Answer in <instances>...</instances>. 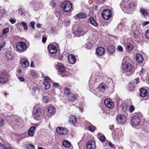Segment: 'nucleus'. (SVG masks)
<instances>
[{
	"mask_svg": "<svg viewBox=\"0 0 149 149\" xmlns=\"http://www.w3.org/2000/svg\"><path fill=\"white\" fill-rule=\"evenodd\" d=\"M35 24V23L34 22H31L30 23V25H31V28L33 29H34L35 28V27H34Z\"/></svg>",
	"mask_w": 149,
	"mask_h": 149,
	"instance_id": "de8ad7c7",
	"label": "nucleus"
},
{
	"mask_svg": "<svg viewBox=\"0 0 149 149\" xmlns=\"http://www.w3.org/2000/svg\"><path fill=\"white\" fill-rule=\"evenodd\" d=\"M145 36L147 39H149V29L146 31Z\"/></svg>",
	"mask_w": 149,
	"mask_h": 149,
	"instance_id": "a19ab883",
	"label": "nucleus"
},
{
	"mask_svg": "<svg viewBox=\"0 0 149 149\" xmlns=\"http://www.w3.org/2000/svg\"><path fill=\"white\" fill-rule=\"evenodd\" d=\"M3 47V46L0 45V51L2 49V48Z\"/></svg>",
	"mask_w": 149,
	"mask_h": 149,
	"instance_id": "774afa93",
	"label": "nucleus"
},
{
	"mask_svg": "<svg viewBox=\"0 0 149 149\" xmlns=\"http://www.w3.org/2000/svg\"><path fill=\"white\" fill-rule=\"evenodd\" d=\"M116 120L119 124H123L126 122V119L125 116L119 114L117 116Z\"/></svg>",
	"mask_w": 149,
	"mask_h": 149,
	"instance_id": "423d86ee",
	"label": "nucleus"
},
{
	"mask_svg": "<svg viewBox=\"0 0 149 149\" xmlns=\"http://www.w3.org/2000/svg\"><path fill=\"white\" fill-rule=\"evenodd\" d=\"M140 12L144 16H146L148 15V13L147 10L143 8H140Z\"/></svg>",
	"mask_w": 149,
	"mask_h": 149,
	"instance_id": "2f4dec72",
	"label": "nucleus"
},
{
	"mask_svg": "<svg viewBox=\"0 0 149 149\" xmlns=\"http://www.w3.org/2000/svg\"><path fill=\"white\" fill-rule=\"evenodd\" d=\"M64 93L65 94H66L68 96L71 93L70 92V91L69 88H66L64 90Z\"/></svg>",
	"mask_w": 149,
	"mask_h": 149,
	"instance_id": "72a5a7b5",
	"label": "nucleus"
},
{
	"mask_svg": "<svg viewBox=\"0 0 149 149\" xmlns=\"http://www.w3.org/2000/svg\"><path fill=\"white\" fill-rule=\"evenodd\" d=\"M115 47L113 45L109 46L107 48L108 51L110 53L113 52L115 50Z\"/></svg>",
	"mask_w": 149,
	"mask_h": 149,
	"instance_id": "473e14b6",
	"label": "nucleus"
},
{
	"mask_svg": "<svg viewBox=\"0 0 149 149\" xmlns=\"http://www.w3.org/2000/svg\"><path fill=\"white\" fill-rule=\"evenodd\" d=\"M0 146L1 147L3 148H5V146L2 144L1 143H0Z\"/></svg>",
	"mask_w": 149,
	"mask_h": 149,
	"instance_id": "0e129e2a",
	"label": "nucleus"
},
{
	"mask_svg": "<svg viewBox=\"0 0 149 149\" xmlns=\"http://www.w3.org/2000/svg\"><path fill=\"white\" fill-rule=\"evenodd\" d=\"M109 146L111 147H113V144H112L111 142H109Z\"/></svg>",
	"mask_w": 149,
	"mask_h": 149,
	"instance_id": "680f3d73",
	"label": "nucleus"
},
{
	"mask_svg": "<svg viewBox=\"0 0 149 149\" xmlns=\"http://www.w3.org/2000/svg\"><path fill=\"white\" fill-rule=\"evenodd\" d=\"M140 33L137 30H133L132 32V35L133 37L135 38H137L140 36Z\"/></svg>",
	"mask_w": 149,
	"mask_h": 149,
	"instance_id": "4be33fe9",
	"label": "nucleus"
},
{
	"mask_svg": "<svg viewBox=\"0 0 149 149\" xmlns=\"http://www.w3.org/2000/svg\"><path fill=\"white\" fill-rule=\"evenodd\" d=\"M48 49L50 53L52 54L55 53L57 52V49L54 45H49L48 46Z\"/></svg>",
	"mask_w": 149,
	"mask_h": 149,
	"instance_id": "a211bd4d",
	"label": "nucleus"
},
{
	"mask_svg": "<svg viewBox=\"0 0 149 149\" xmlns=\"http://www.w3.org/2000/svg\"><path fill=\"white\" fill-rule=\"evenodd\" d=\"M41 26L42 24H38L36 25V27L38 28H40L41 27Z\"/></svg>",
	"mask_w": 149,
	"mask_h": 149,
	"instance_id": "052dcab7",
	"label": "nucleus"
},
{
	"mask_svg": "<svg viewBox=\"0 0 149 149\" xmlns=\"http://www.w3.org/2000/svg\"><path fill=\"white\" fill-rule=\"evenodd\" d=\"M136 59L139 63H142L144 60V58L142 55L137 54L135 56Z\"/></svg>",
	"mask_w": 149,
	"mask_h": 149,
	"instance_id": "412c9836",
	"label": "nucleus"
},
{
	"mask_svg": "<svg viewBox=\"0 0 149 149\" xmlns=\"http://www.w3.org/2000/svg\"><path fill=\"white\" fill-rule=\"evenodd\" d=\"M88 128L89 130L92 132H93L95 129V127L92 125L89 126Z\"/></svg>",
	"mask_w": 149,
	"mask_h": 149,
	"instance_id": "58836bf2",
	"label": "nucleus"
},
{
	"mask_svg": "<svg viewBox=\"0 0 149 149\" xmlns=\"http://www.w3.org/2000/svg\"><path fill=\"white\" fill-rule=\"evenodd\" d=\"M53 86L54 87L56 88L58 86V84L57 83H53Z\"/></svg>",
	"mask_w": 149,
	"mask_h": 149,
	"instance_id": "5fc2aeb1",
	"label": "nucleus"
},
{
	"mask_svg": "<svg viewBox=\"0 0 149 149\" xmlns=\"http://www.w3.org/2000/svg\"><path fill=\"white\" fill-rule=\"evenodd\" d=\"M7 75L6 73L2 72L0 74V84H4L8 81Z\"/></svg>",
	"mask_w": 149,
	"mask_h": 149,
	"instance_id": "39448f33",
	"label": "nucleus"
},
{
	"mask_svg": "<svg viewBox=\"0 0 149 149\" xmlns=\"http://www.w3.org/2000/svg\"><path fill=\"white\" fill-rule=\"evenodd\" d=\"M18 79L20 80L21 81H24V78L22 76H19L18 77Z\"/></svg>",
	"mask_w": 149,
	"mask_h": 149,
	"instance_id": "09e8293b",
	"label": "nucleus"
},
{
	"mask_svg": "<svg viewBox=\"0 0 149 149\" xmlns=\"http://www.w3.org/2000/svg\"><path fill=\"white\" fill-rule=\"evenodd\" d=\"M136 3L134 1H129L127 6L128 10H132L136 7Z\"/></svg>",
	"mask_w": 149,
	"mask_h": 149,
	"instance_id": "6ab92c4d",
	"label": "nucleus"
},
{
	"mask_svg": "<svg viewBox=\"0 0 149 149\" xmlns=\"http://www.w3.org/2000/svg\"><path fill=\"white\" fill-rule=\"evenodd\" d=\"M87 149H95V142L93 141H88L86 145Z\"/></svg>",
	"mask_w": 149,
	"mask_h": 149,
	"instance_id": "f8f14e48",
	"label": "nucleus"
},
{
	"mask_svg": "<svg viewBox=\"0 0 149 149\" xmlns=\"http://www.w3.org/2000/svg\"><path fill=\"white\" fill-rule=\"evenodd\" d=\"M0 12L1 13V16L2 17L4 16L6 13V11L4 9H1L0 10Z\"/></svg>",
	"mask_w": 149,
	"mask_h": 149,
	"instance_id": "79ce46f5",
	"label": "nucleus"
},
{
	"mask_svg": "<svg viewBox=\"0 0 149 149\" xmlns=\"http://www.w3.org/2000/svg\"><path fill=\"white\" fill-rule=\"evenodd\" d=\"M9 29L8 28H5L4 29L2 32V34L5 35L9 31Z\"/></svg>",
	"mask_w": 149,
	"mask_h": 149,
	"instance_id": "ea45409f",
	"label": "nucleus"
},
{
	"mask_svg": "<svg viewBox=\"0 0 149 149\" xmlns=\"http://www.w3.org/2000/svg\"><path fill=\"white\" fill-rule=\"evenodd\" d=\"M33 114L35 119L38 120L42 116V111L39 107H35L34 108Z\"/></svg>",
	"mask_w": 149,
	"mask_h": 149,
	"instance_id": "f257e3e1",
	"label": "nucleus"
},
{
	"mask_svg": "<svg viewBox=\"0 0 149 149\" xmlns=\"http://www.w3.org/2000/svg\"><path fill=\"white\" fill-rule=\"evenodd\" d=\"M16 47L18 50L22 52L26 49V46L25 43L23 42H19L17 43Z\"/></svg>",
	"mask_w": 149,
	"mask_h": 149,
	"instance_id": "0eeeda50",
	"label": "nucleus"
},
{
	"mask_svg": "<svg viewBox=\"0 0 149 149\" xmlns=\"http://www.w3.org/2000/svg\"><path fill=\"white\" fill-rule=\"evenodd\" d=\"M148 24H149V21H146V22H143L142 24V25L143 26H146Z\"/></svg>",
	"mask_w": 149,
	"mask_h": 149,
	"instance_id": "8fccbe9b",
	"label": "nucleus"
},
{
	"mask_svg": "<svg viewBox=\"0 0 149 149\" xmlns=\"http://www.w3.org/2000/svg\"><path fill=\"white\" fill-rule=\"evenodd\" d=\"M27 149H34L35 146L32 144L29 143L27 146Z\"/></svg>",
	"mask_w": 149,
	"mask_h": 149,
	"instance_id": "e433bc0d",
	"label": "nucleus"
},
{
	"mask_svg": "<svg viewBox=\"0 0 149 149\" xmlns=\"http://www.w3.org/2000/svg\"><path fill=\"white\" fill-rule=\"evenodd\" d=\"M62 7L64 11L68 12L71 10L72 6L71 3L70 2L65 1L63 2Z\"/></svg>",
	"mask_w": 149,
	"mask_h": 149,
	"instance_id": "7ed1b4c3",
	"label": "nucleus"
},
{
	"mask_svg": "<svg viewBox=\"0 0 149 149\" xmlns=\"http://www.w3.org/2000/svg\"><path fill=\"white\" fill-rule=\"evenodd\" d=\"M104 103L106 106L109 108L112 109L114 106L113 103L109 98L105 99L104 101Z\"/></svg>",
	"mask_w": 149,
	"mask_h": 149,
	"instance_id": "1a4fd4ad",
	"label": "nucleus"
},
{
	"mask_svg": "<svg viewBox=\"0 0 149 149\" xmlns=\"http://www.w3.org/2000/svg\"><path fill=\"white\" fill-rule=\"evenodd\" d=\"M135 108L133 105H131L130 107L129 111L130 112L132 113L134 110Z\"/></svg>",
	"mask_w": 149,
	"mask_h": 149,
	"instance_id": "37998d69",
	"label": "nucleus"
},
{
	"mask_svg": "<svg viewBox=\"0 0 149 149\" xmlns=\"http://www.w3.org/2000/svg\"><path fill=\"white\" fill-rule=\"evenodd\" d=\"M102 18L104 19L108 20L111 17V13L109 10H104L102 11Z\"/></svg>",
	"mask_w": 149,
	"mask_h": 149,
	"instance_id": "f03ea898",
	"label": "nucleus"
},
{
	"mask_svg": "<svg viewBox=\"0 0 149 149\" xmlns=\"http://www.w3.org/2000/svg\"><path fill=\"white\" fill-rule=\"evenodd\" d=\"M36 130V127L34 126L31 127L29 130L28 134L30 136H34Z\"/></svg>",
	"mask_w": 149,
	"mask_h": 149,
	"instance_id": "aec40b11",
	"label": "nucleus"
},
{
	"mask_svg": "<svg viewBox=\"0 0 149 149\" xmlns=\"http://www.w3.org/2000/svg\"><path fill=\"white\" fill-rule=\"evenodd\" d=\"M86 29L85 27L81 26L78 27L77 30L75 31V33L76 34L78 35V37L80 36H83L85 33Z\"/></svg>",
	"mask_w": 149,
	"mask_h": 149,
	"instance_id": "6e6552de",
	"label": "nucleus"
},
{
	"mask_svg": "<svg viewBox=\"0 0 149 149\" xmlns=\"http://www.w3.org/2000/svg\"><path fill=\"white\" fill-rule=\"evenodd\" d=\"M139 79L138 78H137L135 79V81H136V84H138V83H139Z\"/></svg>",
	"mask_w": 149,
	"mask_h": 149,
	"instance_id": "69168bd1",
	"label": "nucleus"
},
{
	"mask_svg": "<svg viewBox=\"0 0 149 149\" xmlns=\"http://www.w3.org/2000/svg\"><path fill=\"white\" fill-rule=\"evenodd\" d=\"M125 47L126 50L128 52L131 51L133 48V46L130 43L125 44Z\"/></svg>",
	"mask_w": 149,
	"mask_h": 149,
	"instance_id": "bb28decb",
	"label": "nucleus"
},
{
	"mask_svg": "<svg viewBox=\"0 0 149 149\" xmlns=\"http://www.w3.org/2000/svg\"><path fill=\"white\" fill-rule=\"evenodd\" d=\"M5 56L6 59L8 61L11 60L15 58V56L10 51L6 53Z\"/></svg>",
	"mask_w": 149,
	"mask_h": 149,
	"instance_id": "ddd939ff",
	"label": "nucleus"
},
{
	"mask_svg": "<svg viewBox=\"0 0 149 149\" xmlns=\"http://www.w3.org/2000/svg\"><path fill=\"white\" fill-rule=\"evenodd\" d=\"M68 59L69 63L72 64H74L76 61V58L74 56L73 54L69 55Z\"/></svg>",
	"mask_w": 149,
	"mask_h": 149,
	"instance_id": "f3484780",
	"label": "nucleus"
},
{
	"mask_svg": "<svg viewBox=\"0 0 149 149\" xmlns=\"http://www.w3.org/2000/svg\"><path fill=\"white\" fill-rule=\"evenodd\" d=\"M109 128L110 130H112L114 128V127L113 125H110L109 126Z\"/></svg>",
	"mask_w": 149,
	"mask_h": 149,
	"instance_id": "e2e57ef3",
	"label": "nucleus"
},
{
	"mask_svg": "<svg viewBox=\"0 0 149 149\" xmlns=\"http://www.w3.org/2000/svg\"><path fill=\"white\" fill-rule=\"evenodd\" d=\"M104 52L105 49L104 48L102 47H99L96 49V54L98 56H102L104 54Z\"/></svg>",
	"mask_w": 149,
	"mask_h": 149,
	"instance_id": "dca6fc26",
	"label": "nucleus"
},
{
	"mask_svg": "<svg viewBox=\"0 0 149 149\" xmlns=\"http://www.w3.org/2000/svg\"><path fill=\"white\" fill-rule=\"evenodd\" d=\"M99 139L101 141L103 142L105 141L106 139L104 136H101L100 137Z\"/></svg>",
	"mask_w": 149,
	"mask_h": 149,
	"instance_id": "a18cd8bd",
	"label": "nucleus"
},
{
	"mask_svg": "<svg viewBox=\"0 0 149 149\" xmlns=\"http://www.w3.org/2000/svg\"><path fill=\"white\" fill-rule=\"evenodd\" d=\"M3 149H11V148L10 147H7L6 146H5V148H3Z\"/></svg>",
	"mask_w": 149,
	"mask_h": 149,
	"instance_id": "338daca9",
	"label": "nucleus"
},
{
	"mask_svg": "<svg viewBox=\"0 0 149 149\" xmlns=\"http://www.w3.org/2000/svg\"><path fill=\"white\" fill-rule=\"evenodd\" d=\"M99 88L100 89V90L99 91L101 92H103L104 91L105 89V86L102 85H100L99 86Z\"/></svg>",
	"mask_w": 149,
	"mask_h": 149,
	"instance_id": "f704fd0d",
	"label": "nucleus"
},
{
	"mask_svg": "<svg viewBox=\"0 0 149 149\" xmlns=\"http://www.w3.org/2000/svg\"><path fill=\"white\" fill-rule=\"evenodd\" d=\"M10 21L12 24H14L16 22V20L15 19H10Z\"/></svg>",
	"mask_w": 149,
	"mask_h": 149,
	"instance_id": "3c124183",
	"label": "nucleus"
},
{
	"mask_svg": "<svg viewBox=\"0 0 149 149\" xmlns=\"http://www.w3.org/2000/svg\"><path fill=\"white\" fill-rule=\"evenodd\" d=\"M140 96L143 97H146L147 94V92L146 90L144 88H141L140 90Z\"/></svg>",
	"mask_w": 149,
	"mask_h": 149,
	"instance_id": "5701e85b",
	"label": "nucleus"
},
{
	"mask_svg": "<svg viewBox=\"0 0 149 149\" xmlns=\"http://www.w3.org/2000/svg\"><path fill=\"white\" fill-rule=\"evenodd\" d=\"M18 13L20 15H22L23 13L22 9H20L19 10Z\"/></svg>",
	"mask_w": 149,
	"mask_h": 149,
	"instance_id": "864d4df0",
	"label": "nucleus"
},
{
	"mask_svg": "<svg viewBox=\"0 0 149 149\" xmlns=\"http://www.w3.org/2000/svg\"><path fill=\"white\" fill-rule=\"evenodd\" d=\"M45 81L44 82V84L45 86V89H49L50 87L49 83L50 82L51 79L48 77H44Z\"/></svg>",
	"mask_w": 149,
	"mask_h": 149,
	"instance_id": "4468645a",
	"label": "nucleus"
},
{
	"mask_svg": "<svg viewBox=\"0 0 149 149\" xmlns=\"http://www.w3.org/2000/svg\"><path fill=\"white\" fill-rule=\"evenodd\" d=\"M47 40V38L45 37H43L42 38V42L43 43L45 42Z\"/></svg>",
	"mask_w": 149,
	"mask_h": 149,
	"instance_id": "13d9d810",
	"label": "nucleus"
},
{
	"mask_svg": "<svg viewBox=\"0 0 149 149\" xmlns=\"http://www.w3.org/2000/svg\"><path fill=\"white\" fill-rule=\"evenodd\" d=\"M68 100L69 101H74L77 97V95H74L72 93H71L68 96Z\"/></svg>",
	"mask_w": 149,
	"mask_h": 149,
	"instance_id": "393cba45",
	"label": "nucleus"
},
{
	"mask_svg": "<svg viewBox=\"0 0 149 149\" xmlns=\"http://www.w3.org/2000/svg\"><path fill=\"white\" fill-rule=\"evenodd\" d=\"M117 49L118 51L119 52H122L123 51V48L120 45H118V46Z\"/></svg>",
	"mask_w": 149,
	"mask_h": 149,
	"instance_id": "c03bdc74",
	"label": "nucleus"
},
{
	"mask_svg": "<svg viewBox=\"0 0 149 149\" xmlns=\"http://www.w3.org/2000/svg\"><path fill=\"white\" fill-rule=\"evenodd\" d=\"M62 145L65 147L69 148L71 146L70 142L67 140H63L62 142Z\"/></svg>",
	"mask_w": 149,
	"mask_h": 149,
	"instance_id": "cd10ccee",
	"label": "nucleus"
},
{
	"mask_svg": "<svg viewBox=\"0 0 149 149\" xmlns=\"http://www.w3.org/2000/svg\"><path fill=\"white\" fill-rule=\"evenodd\" d=\"M30 66L32 68H34L35 67V65L34 64V62L33 61H31Z\"/></svg>",
	"mask_w": 149,
	"mask_h": 149,
	"instance_id": "603ef678",
	"label": "nucleus"
},
{
	"mask_svg": "<svg viewBox=\"0 0 149 149\" xmlns=\"http://www.w3.org/2000/svg\"><path fill=\"white\" fill-rule=\"evenodd\" d=\"M133 68L132 65L128 63H125L122 65V70L125 72H131Z\"/></svg>",
	"mask_w": 149,
	"mask_h": 149,
	"instance_id": "20e7f679",
	"label": "nucleus"
},
{
	"mask_svg": "<svg viewBox=\"0 0 149 149\" xmlns=\"http://www.w3.org/2000/svg\"><path fill=\"white\" fill-rule=\"evenodd\" d=\"M89 22L90 23L95 26H96L97 25V24L95 21L93 17H91L89 19Z\"/></svg>",
	"mask_w": 149,
	"mask_h": 149,
	"instance_id": "7c9ffc66",
	"label": "nucleus"
},
{
	"mask_svg": "<svg viewBox=\"0 0 149 149\" xmlns=\"http://www.w3.org/2000/svg\"><path fill=\"white\" fill-rule=\"evenodd\" d=\"M48 112L51 114L53 115L55 113V108L52 105H50L48 108Z\"/></svg>",
	"mask_w": 149,
	"mask_h": 149,
	"instance_id": "b1692460",
	"label": "nucleus"
},
{
	"mask_svg": "<svg viewBox=\"0 0 149 149\" xmlns=\"http://www.w3.org/2000/svg\"><path fill=\"white\" fill-rule=\"evenodd\" d=\"M93 77H94L93 75H92V76L91 77V78H92V79H93V81H95V80H97L98 78V77H97V76H96L95 77V79H94V78H93Z\"/></svg>",
	"mask_w": 149,
	"mask_h": 149,
	"instance_id": "6e6d98bb",
	"label": "nucleus"
},
{
	"mask_svg": "<svg viewBox=\"0 0 149 149\" xmlns=\"http://www.w3.org/2000/svg\"><path fill=\"white\" fill-rule=\"evenodd\" d=\"M21 24L22 25L24 29L25 30H27L28 29L27 27L26 23L24 22H21Z\"/></svg>",
	"mask_w": 149,
	"mask_h": 149,
	"instance_id": "c9c22d12",
	"label": "nucleus"
},
{
	"mask_svg": "<svg viewBox=\"0 0 149 149\" xmlns=\"http://www.w3.org/2000/svg\"><path fill=\"white\" fill-rule=\"evenodd\" d=\"M4 120L2 118H0V127L3 125L4 124Z\"/></svg>",
	"mask_w": 149,
	"mask_h": 149,
	"instance_id": "49530a36",
	"label": "nucleus"
},
{
	"mask_svg": "<svg viewBox=\"0 0 149 149\" xmlns=\"http://www.w3.org/2000/svg\"><path fill=\"white\" fill-rule=\"evenodd\" d=\"M56 130L58 133L61 135L66 134L68 132V130L67 128L60 127L57 128Z\"/></svg>",
	"mask_w": 149,
	"mask_h": 149,
	"instance_id": "9d476101",
	"label": "nucleus"
},
{
	"mask_svg": "<svg viewBox=\"0 0 149 149\" xmlns=\"http://www.w3.org/2000/svg\"><path fill=\"white\" fill-rule=\"evenodd\" d=\"M59 70L60 72L64 73V76L67 75V72L63 66L62 65H61L59 67Z\"/></svg>",
	"mask_w": 149,
	"mask_h": 149,
	"instance_id": "c85d7f7f",
	"label": "nucleus"
},
{
	"mask_svg": "<svg viewBox=\"0 0 149 149\" xmlns=\"http://www.w3.org/2000/svg\"><path fill=\"white\" fill-rule=\"evenodd\" d=\"M77 118L75 116H71L69 119V121L70 123L74 124L77 121Z\"/></svg>",
	"mask_w": 149,
	"mask_h": 149,
	"instance_id": "a878e982",
	"label": "nucleus"
},
{
	"mask_svg": "<svg viewBox=\"0 0 149 149\" xmlns=\"http://www.w3.org/2000/svg\"><path fill=\"white\" fill-rule=\"evenodd\" d=\"M127 108L126 106L122 107V109L123 111H126L127 110Z\"/></svg>",
	"mask_w": 149,
	"mask_h": 149,
	"instance_id": "bf43d9fd",
	"label": "nucleus"
},
{
	"mask_svg": "<svg viewBox=\"0 0 149 149\" xmlns=\"http://www.w3.org/2000/svg\"><path fill=\"white\" fill-rule=\"evenodd\" d=\"M43 100L44 102L45 103H47L49 101V98L47 96H44L43 98Z\"/></svg>",
	"mask_w": 149,
	"mask_h": 149,
	"instance_id": "4c0bfd02",
	"label": "nucleus"
},
{
	"mask_svg": "<svg viewBox=\"0 0 149 149\" xmlns=\"http://www.w3.org/2000/svg\"><path fill=\"white\" fill-rule=\"evenodd\" d=\"M20 63L21 66L24 68H26L29 67V63L28 60L25 58H23L20 61Z\"/></svg>",
	"mask_w": 149,
	"mask_h": 149,
	"instance_id": "2eb2a0df",
	"label": "nucleus"
},
{
	"mask_svg": "<svg viewBox=\"0 0 149 149\" xmlns=\"http://www.w3.org/2000/svg\"><path fill=\"white\" fill-rule=\"evenodd\" d=\"M77 17L76 16H75V19H77V18L79 19H83L84 18L86 17L85 14L84 13L81 12L80 13H79L77 14Z\"/></svg>",
	"mask_w": 149,
	"mask_h": 149,
	"instance_id": "c756f323",
	"label": "nucleus"
},
{
	"mask_svg": "<svg viewBox=\"0 0 149 149\" xmlns=\"http://www.w3.org/2000/svg\"><path fill=\"white\" fill-rule=\"evenodd\" d=\"M140 120L139 117L138 116H134L132 118L131 122L133 125H138L140 123Z\"/></svg>",
	"mask_w": 149,
	"mask_h": 149,
	"instance_id": "9b49d317",
	"label": "nucleus"
},
{
	"mask_svg": "<svg viewBox=\"0 0 149 149\" xmlns=\"http://www.w3.org/2000/svg\"><path fill=\"white\" fill-rule=\"evenodd\" d=\"M51 5L52 7H54L55 6V3L54 1H52L51 3Z\"/></svg>",
	"mask_w": 149,
	"mask_h": 149,
	"instance_id": "4d7b16f0",
	"label": "nucleus"
}]
</instances>
